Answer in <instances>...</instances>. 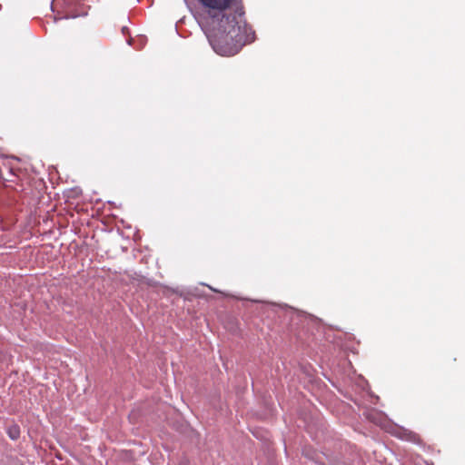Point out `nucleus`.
Here are the masks:
<instances>
[{
  "label": "nucleus",
  "mask_w": 465,
  "mask_h": 465,
  "mask_svg": "<svg viewBox=\"0 0 465 465\" xmlns=\"http://www.w3.org/2000/svg\"><path fill=\"white\" fill-rule=\"evenodd\" d=\"M64 18H74L78 16V13H76L70 4H66L64 2Z\"/></svg>",
  "instance_id": "nucleus-2"
},
{
  "label": "nucleus",
  "mask_w": 465,
  "mask_h": 465,
  "mask_svg": "<svg viewBox=\"0 0 465 465\" xmlns=\"http://www.w3.org/2000/svg\"><path fill=\"white\" fill-rule=\"evenodd\" d=\"M208 8L210 22L202 27L215 53L220 55L231 56L236 54L247 42L242 28L235 15L224 12L232 5H237L240 0H198Z\"/></svg>",
  "instance_id": "nucleus-1"
},
{
  "label": "nucleus",
  "mask_w": 465,
  "mask_h": 465,
  "mask_svg": "<svg viewBox=\"0 0 465 465\" xmlns=\"http://www.w3.org/2000/svg\"><path fill=\"white\" fill-rule=\"evenodd\" d=\"M0 178L4 179V180H6V181H9L10 179H8L5 174H4V172L2 169H0Z\"/></svg>",
  "instance_id": "nucleus-4"
},
{
  "label": "nucleus",
  "mask_w": 465,
  "mask_h": 465,
  "mask_svg": "<svg viewBox=\"0 0 465 465\" xmlns=\"http://www.w3.org/2000/svg\"><path fill=\"white\" fill-rule=\"evenodd\" d=\"M7 433L12 440H17L20 437V428L18 425H12L8 428Z\"/></svg>",
  "instance_id": "nucleus-3"
}]
</instances>
